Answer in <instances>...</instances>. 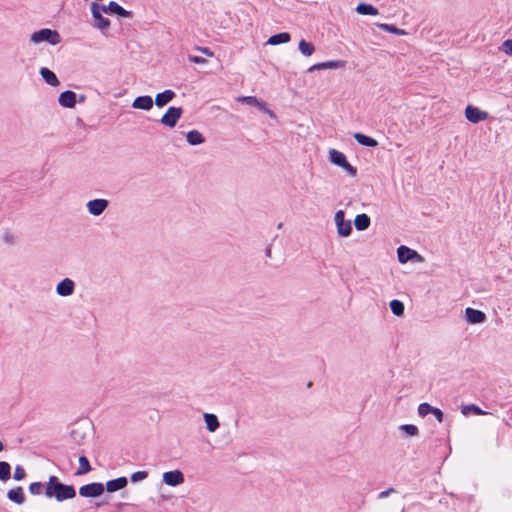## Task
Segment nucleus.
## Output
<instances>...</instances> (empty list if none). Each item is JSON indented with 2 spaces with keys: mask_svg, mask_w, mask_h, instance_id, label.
Listing matches in <instances>:
<instances>
[{
  "mask_svg": "<svg viewBox=\"0 0 512 512\" xmlns=\"http://www.w3.org/2000/svg\"><path fill=\"white\" fill-rule=\"evenodd\" d=\"M45 496L47 498H55L58 502L73 499L76 497V490L73 485H67L59 481L52 475L45 487Z\"/></svg>",
  "mask_w": 512,
  "mask_h": 512,
  "instance_id": "1",
  "label": "nucleus"
},
{
  "mask_svg": "<svg viewBox=\"0 0 512 512\" xmlns=\"http://www.w3.org/2000/svg\"><path fill=\"white\" fill-rule=\"evenodd\" d=\"M30 41L34 44L47 42L50 45H57L61 42V36L56 30L43 28L39 31L32 33Z\"/></svg>",
  "mask_w": 512,
  "mask_h": 512,
  "instance_id": "2",
  "label": "nucleus"
},
{
  "mask_svg": "<svg viewBox=\"0 0 512 512\" xmlns=\"http://www.w3.org/2000/svg\"><path fill=\"white\" fill-rule=\"evenodd\" d=\"M182 114L183 109L181 107L171 106L166 110L164 115L161 117L160 122L169 128H173L176 126Z\"/></svg>",
  "mask_w": 512,
  "mask_h": 512,
  "instance_id": "3",
  "label": "nucleus"
},
{
  "mask_svg": "<svg viewBox=\"0 0 512 512\" xmlns=\"http://www.w3.org/2000/svg\"><path fill=\"white\" fill-rule=\"evenodd\" d=\"M335 223L337 226V233L339 236L347 237L352 232L351 220H345V213L343 210H338L335 213Z\"/></svg>",
  "mask_w": 512,
  "mask_h": 512,
  "instance_id": "4",
  "label": "nucleus"
},
{
  "mask_svg": "<svg viewBox=\"0 0 512 512\" xmlns=\"http://www.w3.org/2000/svg\"><path fill=\"white\" fill-rule=\"evenodd\" d=\"M104 493V484L92 482L79 488V494L85 498H96Z\"/></svg>",
  "mask_w": 512,
  "mask_h": 512,
  "instance_id": "5",
  "label": "nucleus"
},
{
  "mask_svg": "<svg viewBox=\"0 0 512 512\" xmlns=\"http://www.w3.org/2000/svg\"><path fill=\"white\" fill-rule=\"evenodd\" d=\"M101 11L100 5L96 2H92L91 13L95 20V27L103 31L110 27V21L108 18L102 16Z\"/></svg>",
  "mask_w": 512,
  "mask_h": 512,
  "instance_id": "6",
  "label": "nucleus"
},
{
  "mask_svg": "<svg viewBox=\"0 0 512 512\" xmlns=\"http://www.w3.org/2000/svg\"><path fill=\"white\" fill-rule=\"evenodd\" d=\"M109 201L103 198L93 199L87 202L86 207L89 214L93 216H100L108 208Z\"/></svg>",
  "mask_w": 512,
  "mask_h": 512,
  "instance_id": "7",
  "label": "nucleus"
},
{
  "mask_svg": "<svg viewBox=\"0 0 512 512\" xmlns=\"http://www.w3.org/2000/svg\"><path fill=\"white\" fill-rule=\"evenodd\" d=\"M75 282L70 278H64L56 285V293L62 297L71 296L75 292Z\"/></svg>",
  "mask_w": 512,
  "mask_h": 512,
  "instance_id": "8",
  "label": "nucleus"
},
{
  "mask_svg": "<svg viewBox=\"0 0 512 512\" xmlns=\"http://www.w3.org/2000/svg\"><path fill=\"white\" fill-rule=\"evenodd\" d=\"M162 481L168 486H178L184 482V475L180 470L167 471L162 476Z\"/></svg>",
  "mask_w": 512,
  "mask_h": 512,
  "instance_id": "9",
  "label": "nucleus"
},
{
  "mask_svg": "<svg viewBox=\"0 0 512 512\" xmlns=\"http://www.w3.org/2000/svg\"><path fill=\"white\" fill-rule=\"evenodd\" d=\"M465 116L467 120H469L472 123H478L480 121H483L487 118L488 114L485 111L480 110L477 107H474L472 105H468L465 109Z\"/></svg>",
  "mask_w": 512,
  "mask_h": 512,
  "instance_id": "10",
  "label": "nucleus"
},
{
  "mask_svg": "<svg viewBox=\"0 0 512 512\" xmlns=\"http://www.w3.org/2000/svg\"><path fill=\"white\" fill-rule=\"evenodd\" d=\"M465 318L469 324H481L486 321V314L471 307L465 309Z\"/></svg>",
  "mask_w": 512,
  "mask_h": 512,
  "instance_id": "11",
  "label": "nucleus"
},
{
  "mask_svg": "<svg viewBox=\"0 0 512 512\" xmlns=\"http://www.w3.org/2000/svg\"><path fill=\"white\" fill-rule=\"evenodd\" d=\"M100 7L101 10L105 13H113L123 18H127L130 16V12L124 9L115 1H110L108 5H101Z\"/></svg>",
  "mask_w": 512,
  "mask_h": 512,
  "instance_id": "12",
  "label": "nucleus"
},
{
  "mask_svg": "<svg viewBox=\"0 0 512 512\" xmlns=\"http://www.w3.org/2000/svg\"><path fill=\"white\" fill-rule=\"evenodd\" d=\"M128 485V479L124 476L112 479L106 482L104 490L106 489L109 493H114L124 489Z\"/></svg>",
  "mask_w": 512,
  "mask_h": 512,
  "instance_id": "13",
  "label": "nucleus"
},
{
  "mask_svg": "<svg viewBox=\"0 0 512 512\" xmlns=\"http://www.w3.org/2000/svg\"><path fill=\"white\" fill-rule=\"evenodd\" d=\"M397 256H398V261L402 264H405L408 261L413 260L414 258L418 257L419 255L415 250H413L407 246L401 245L397 249Z\"/></svg>",
  "mask_w": 512,
  "mask_h": 512,
  "instance_id": "14",
  "label": "nucleus"
},
{
  "mask_svg": "<svg viewBox=\"0 0 512 512\" xmlns=\"http://www.w3.org/2000/svg\"><path fill=\"white\" fill-rule=\"evenodd\" d=\"M76 93L71 90H66L59 95L58 102L62 107L74 108L76 105Z\"/></svg>",
  "mask_w": 512,
  "mask_h": 512,
  "instance_id": "15",
  "label": "nucleus"
},
{
  "mask_svg": "<svg viewBox=\"0 0 512 512\" xmlns=\"http://www.w3.org/2000/svg\"><path fill=\"white\" fill-rule=\"evenodd\" d=\"M153 99L149 95L144 96H138L136 97L132 102V107L134 109H140V110H150L153 107Z\"/></svg>",
  "mask_w": 512,
  "mask_h": 512,
  "instance_id": "16",
  "label": "nucleus"
},
{
  "mask_svg": "<svg viewBox=\"0 0 512 512\" xmlns=\"http://www.w3.org/2000/svg\"><path fill=\"white\" fill-rule=\"evenodd\" d=\"M175 97V92L167 89L161 93H158L155 97V105L159 108L164 107L170 101H172Z\"/></svg>",
  "mask_w": 512,
  "mask_h": 512,
  "instance_id": "17",
  "label": "nucleus"
},
{
  "mask_svg": "<svg viewBox=\"0 0 512 512\" xmlns=\"http://www.w3.org/2000/svg\"><path fill=\"white\" fill-rule=\"evenodd\" d=\"M7 498L18 505H22L25 502V496L22 487L17 486L13 489H10L7 492Z\"/></svg>",
  "mask_w": 512,
  "mask_h": 512,
  "instance_id": "18",
  "label": "nucleus"
},
{
  "mask_svg": "<svg viewBox=\"0 0 512 512\" xmlns=\"http://www.w3.org/2000/svg\"><path fill=\"white\" fill-rule=\"evenodd\" d=\"M40 75L47 84H49L53 87H56L60 84V81L58 80L56 74L53 71H51L49 68H46V67L41 68Z\"/></svg>",
  "mask_w": 512,
  "mask_h": 512,
  "instance_id": "19",
  "label": "nucleus"
},
{
  "mask_svg": "<svg viewBox=\"0 0 512 512\" xmlns=\"http://www.w3.org/2000/svg\"><path fill=\"white\" fill-rule=\"evenodd\" d=\"M353 137L358 144L365 146V147L374 148L378 145V142L376 139H374L370 136H367L365 134H362L360 132L355 133Z\"/></svg>",
  "mask_w": 512,
  "mask_h": 512,
  "instance_id": "20",
  "label": "nucleus"
},
{
  "mask_svg": "<svg viewBox=\"0 0 512 512\" xmlns=\"http://www.w3.org/2000/svg\"><path fill=\"white\" fill-rule=\"evenodd\" d=\"M371 224L370 217L367 214H358L354 219V225L356 230L363 231L366 230Z\"/></svg>",
  "mask_w": 512,
  "mask_h": 512,
  "instance_id": "21",
  "label": "nucleus"
},
{
  "mask_svg": "<svg viewBox=\"0 0 512 512\" xmlns=\"http://www.w3.org/2000/svg\"><path fill=\"white\" fill-rule=\"evenodd\" d=\"M186 140L191 146L203 144L205 137L198 130H191L186 135Z\"/></svg>",
  "mask_w": 512,
  "mask_h": 512,
  "instance_id": "22",
  "label": "nucleus"
},
{
  "mask_svg": "<svg viewBox=\"0 0 512 512\" xmlns=\"http://www.w3.org/2000/svg\"><path fill=\"white\" fill-rule=\"evenodd\" d=\"M204 421H205V424H206V429L209 432H215L219 428V426H220V423H219V420H218L217 416L215 414H212V413H205L204 414Z\"/></svg>",
  "mask_w": 512,
  "mask_h": 512,
  "instance_id": "23",
  "label": "nucleus"
},
{
  "mask_svg": "<svg viewBox=\"0 0 512 512\" xmlns=\"http://www.w3.org/2000/svg\"><path fill=\"white\" fill-rule=\"evenodd\" d=\"M291 39V35L288 32H281L274 34L269 37L267 44L269 45H278L289 42Z\"/></svg>",
  "mask_w": 512,
  "mask_h": 512,
  "instance_id": "24",
  "label": "nucleus"
},
{
  "mask_svg": "<svg viewBox=\"0 0 512 512\" xmlns=\"http://www.w3.org/2000/svg\"><path fill=\"white\" fill-rule=\"evenodd\" d=\"M356 12L360 15H370V16H376L379 14L377 8H375L373 5L368 3H359L356 6Z\"/></svg>",
  "mask_w": 512,
  "mask_h": 512,
  "instance_id": "25",
  "label": "nucleus"
},
{
  "mask_svg": "<svg viewBox=\"0 0 512 512\" xmlns=\"http://www.w3.org/2000/svg\"><path fill=\"white\" fill-rule=\"evenodd\" d=\"M329 159L334 165L339 167L347 161L345 154L336 149L329 150Z\"/></svg>",
  "mask_w": 512,
  "mask_h": 512,
  "instance_id": "26",
  "label": "nucleus"
},
{
  "mask_svg": "<svg viewBox=\"0 0 512 512\" xmlns=\"http://www.w3.org/2000/svg\"><path fill=\"white\" fill-rule=\"evenodd\" d=\"M377 27L385 32L392 33L395 35H407V32L403 29L397 28L396 26L392 24H386V23H379L377 24Z\"/></svg>",
  "mask_w": 512,
  "mask_h": 512,
  "instance_id": "27",
  "label": "nucleus"
},
{
  "mask_svg": "<svg viewBox=\"0 0 512 512\" xmlns=\"http://www.w3.org/2000/svg\"><path fill=\"white\" fill-rule=\"evenodd\" d=\"M389 306L395 316H402L404 314L405 306L402 301L393 299L390 301Z\"/></svg>",
  "mask_w": 512,
  "mask_h": 512,
  "instance_id": "28",
  "label": "nucleus"
},
{
  "mask_svg": "<svg viewBox=\"0 0 512 512\" xmlns=\"http://www.w3.org/2000/svg\"><path fill=\"white\" fill-rule=\"evenodd\" d=\"M298 49L304 56H311L315 51L314 45L304 39L299 42Z\"/></svg>",
  "mask_w": 512,
  "mask_h": 512,
  "instance_id": "29",
  "label": "nucleus"
},
{
  "mask_svg": "<svg viewBox=\"0 0 512 512\" xmlns=\"http://www.w3.org/2000/svg\"><path fill=\"white\" fill-rule=\"evenodd\" d=\"M91 471L89 460L86 456L79 457V468L76 475H84Z\"/></svg>",
  "mask_w": 512,
  "mask_h": 512,
  "instance_id": "30",
  "label": "nucleus"
},
{
  "mask_svg": "<svg viewBox=\"0 0 512 512\" xmlns=\"http://www.w3.org/2000/svg\"><path fill=\"white\" fill-rule=\"evenodd\" d=\"M11 476V466L6 461H0V481H7Z\"/></svg>",
  "mask_w": 512,
  "mask_h": 512,
  "instance_id": "31",
  "label": "nucleus"
},
{
  "mask_svg": "<svg viewBox=\"0 0 512 512\" xmlns=\"http://www.w3.org/2000/svg\"><path fill=\"white\" fill-rule=\"evenodd\" d=\"M470 412L474 413L475 415L489 414V412L482 410L479 406H477L475 404H469V405L463 406L462 413L464 415H468Z\"/></svg>",
  "mask_w": 512,
  "mask_h": 512,
  "instance_id": "32",
  "label": "nucleus"
},
{
  "mask_svg": "<svg viewBox=\"0 0 512 512\" xmlns=\"http://www.w3.org/2000/svg\"><path fill=\"white\" fill-rule=\"evenodd\" d=\"M325 69H339L344 68L346 65V61L344 60H331L324 62Z\"/></svg>",
  "mask_w": 512,
  "mask_h": 512,
  "instance_id": "33",
  "label": "nucleus"
},
{
  "mask_svg": "<svg viewBox=\"0 0 512 512\" xmlns=\"http://www.w3.org/2000/svg\"><path fill=\"white\" fill-rule=\"evenodd\" d=\"M400 430L409 436H416L418 434V428L413 424L401 425Z\"/></svg>",
  "mask_w": 512,
  "mask_h": 512,
  "instance_id": "34",
  "label": "nucleus"
},
{
  "mask_svg": "<svg viewBox=\"0 0 512 512\" xmlns=\"http://www.w3.org/2000/svg\"><path fill=\"white\" fill-rule=\"evenodd\" d=\"M238 101L250 106L259 104V99L255 96H241L238 98Z\"/></svg>",
  "mask_w": 512,
  "mask_h": 512,
  "instance_id": "35",
  "label": "nucleus"
},
{
  "mask_svg": "<svg viewBox=\"0 0 512 512\" xmlns=\"http://www.w3.org/2000/svg\"><path fill=\"white\" fill-rule=\"evenodd\" d=\"M433 409V406H431L429 403H421L418 406V414L422 417H425L426 415L430 414Z\"/></svg>",
  "mask_w": 512,
  "mask_h": 512,
  "instance_id": "36",
  "label": "nucleus"
},
{
  "mask_svg": "<svg viewBox=\"0 0 512 512\" xmlns=\"http://www.w3.org/2000/svg\"><path fill=\"white\" fill-rule=\"evenodd\" d=\"M259 110L263 111L264 113L268 114L270 118L274 119L276 118V115L273 111H271L266 102L259 100V104L255 105Z\"/></svg>",
  "mask_w": 512,
  "mask_h": 512,
  "instance_id": "37",
  "label": "nucleus"
},
{
  "mask_svg": "<svg viewBox=\"0 0 512 512\" xmlns=\"http://www.w3.org/2000/svg\"><path fill=\"white\" fill-rule=\"evenodd\" d=\"M43 485L41 482H33L29 485V492L32 495H40L42 494Z\"/></svg>",
  "mask_w": 512,
  "mask_h": 512,
  "instance_id": "38",
  "label": "nucleus"
},
{
  "mask_svg": "<svg viewBox=\"0 0 512 512\" xmlns=\"http://www.w3.org/2000/svg\"><path fill=\"white\" fill-rule=\"evenodd\" d=\"M26 476V471L25 469L21 466V465H17L15 467V470H14V475H13V478L16 480V481H20L22 479H24Z\"/></svg>",
  "mask_w": 512,
  "mask_h": 512,
  "instance_id": "39",
  "label": "nucleus"
},
{
  "mask_svg": "<svg viewBox=\"0 0 512 512\" xmlns=\"http://www.w3.org/2000/svg\"><path fill=\"white\" fill-rule=\"evenodd\" d=\"M147 477H148V473L146 471H137L131 475V481L138 482V481H142V480L146 479Z\"/></svg>",
  "mask_w": 512,
  "mask_h": 512,
  "instance_id": "40",
  "label": "nucleus"
},
{
  "mask_svg": "<svg viewBox=\"0 0 512 512\" xmlns=\"http://www.w3.org/2000/svg\"><path fill=\"white\" fill-rule=\"evenodd\" d=\"M341 168H343L348 175L354 177L357 174V169L352 166L348 161H345L343 165H341Z\"/></svg>",
  "mask_w": 512,
  "mask_h": 512,
  "instance_id": "41",
  "label": "nucleus"
},
{
  "mask_svg": "<svg viewBox=\"0 0 512 512\" xmlns=\"http://www.w3.org/2000/svg\"><path fill=\"white\" fill-rule=\"evenodd\" d=\"M502 50H503L506 54H508V55L512 56V39H507V40H505V41L503 42V44H502Z\"/></svg>",
  "mask_w": 512,
  "mask_h": 512,
  "instance_id": "42",
  "label": "nucleus"
},
{
  "mask_svg": "<svg viewBox=\"0 0 512 512\" xmlns=\"http://www.w3.org/2000/svg\"><path fill=\"white\" fill-rule=\"evenodd\" d=\"M431 414H433L436 417L439 423L443 422L444 413L439 408L433 407Z\"/></svg>",
  "mask_w": 512,
  "mask_h": 512,
  "instance_id": "43",
  "label": "nucleus"
},
{
  "mask_svg": "<svg viewBox=\"0 0 512 512\" xmlns=\"http://www.w3.org/2000/svg\"><path fill=\"white\" fill-rule=\"evenodd\" d=\"M188 60L195 64H205L207 60L200 56L189 55Z\"/></svg>",
  "mask_w": 512,
  "mask_h": 512,
  "instance_id": "44",
  "label": "nucleus"
},
{
  "mask_svg": "<svg viewBox=\"0 0 512 512\" xmlns=\"http://www.w3.org/2000/svg\"><path fill=\"white\" fill-rule=\"evenodd\" d=\"M394 491H395V490H394V488L390 487V488H388V489H386V490H384V491L380 492V493L378 494V498H379V499L386 498V497H388L390 494H392Z\"/></svg>",
  "mask_w": 512,
  "mask_h": 512,
  "instance_id": "45",
  "label": "nucleus"
},
{
  "mask_svg": "<svg viewBox=\"0 0 512 512\" xmlns=\"http://www.w3.org/2000/svg\"><path fill=\"white\" fill-rule=\"evenodd\" d=\"M323 69H325V65H324V62H321V63H317V64H314L313 66H311L309 68V71L323 70Z\"/></svg>",
  "mask_w": 512,
  "mask_h": 512,
  "instance_id": "46",
  "label": "nucleus"
},
{
  "mask_svg": "<svg viewBox=\"0 0 512 512\" xmlns=\"http://www.w3.org/2000/svg\"><path fill=\"white\" fill-rule=\"evenodd\" d=\"M197 50L201 51L203 54L209 56V57H212L213 56V52L210 51L209 48H206V47H197Z\"/></svg>",
  "mask_w": 512,
  "mask_h": 512,
  "instance_id": "47",
  "label": "nucleus"
},
{
  "mask_svg": "<svg viewBox=\"0 0 512 512\" xmlns=\"http://www.w3.org/2000/svg\"><path fill=\"white\" fill-rule=\"evenodd\" d=\"M265 255L266 257L268 258H271L272 257V249H271V246H268L265 250Z\"/></svg>",
  "mask_w": 512,
  "mask_h": 512,
  "instance_id": "48",
  "label": "nucleus"
},
{
  "mask_svg": "<svg viewBox=\"0 0 512 512\" xmlns=\"http://www.w3.org/2000/svg\"><path fill=\"white\" fill-rule=\"evenodd\" d=\"M85 99H86V96H85V95H80V96H79L78 101H79L80 103H82V102H84V101H85Z\"/></svg>",
  "mask_w": 512,
  "mask_h": 512,
  "instance_id": "49",
  "label": "nucleus"
},
{
  "mask_svg": "<svg viewBox=\"0 0 512 512\" xmlns=\"http://www.w3.org/2000/svg\"><path fill=\"white\" fill-rule=\"evenodd\" d=\"M78 434H79V432L77 430H72V432H71L72 437H75Z\"/></svg>",
  "mask_w": 512,
  "mask_h": 512,
  "instance_id": "50",
  "label": "nucleus"
},
{
  "mask_svg": "<svg viewBox=\"0 0 512 512\" xmlns=\"http://www.w3.org/2000/svg\"><path fill=\"white\" fill-rule=\"evenodd\" d=\"M4 449L3 443L0 441V452Z\"/></svg>",
  "mask_w": 512,
  "mask_h": 512,
  "instance_id": "51",
  "label": "nucleus"
},
{
  "mask_svg": "<svg viewBox=\"0 0 512 512\" xmlns=\"http://www.w3.org/2000/svg\"><path fill=\"white\" fill-rule=\"evenodd\" d=\"M281 227H282V223H279V224H278V226H277V228H278V229H281Z\"/></svg>",
  "mask_w": 512,
  "mask_h": 512,
  "instance_id": "52",
  "label": "nucleus"
}]
</instances>
